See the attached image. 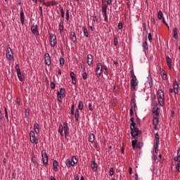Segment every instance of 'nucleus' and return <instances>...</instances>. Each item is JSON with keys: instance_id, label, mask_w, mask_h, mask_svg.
I'll return each instance as SVG.
<instances>
[{"instance_id": "nucleus-1", "label": "nucleus", "mask_w": 180, "mask_h": 180, "mask_svg": "<svg viewBox=\"0 0 180 180\" xmlns=\"http://www.w3.org/2000/svg\"><path fill=\"white\" fill-rule=\"evenodd\" d=\"M130 122V130L131 136L134 137V140L131 141L132 148H136L137 144V139H139V135L141 134V131L139 130V128L136 127V122H134V117H131Z\"/></svg>"}, {"instance_id": "nucleus-2", "label": "nucleus", "mask_w": 180, "mask_h": 180, "mask_svg": "<svg viewBox=\"0 0 180 180\" xmlns=\"http://www.w3.org/2000/svg\"><path fill=\"white\" fill-rule=\"evenodd\" d=\"M69 129L70 128L68 127V124L67 122H64L63 127V124H60L59 126L58 132L60 133V136H64V133H65V136L67 137V134H68Z\"/></svg>"}, {"instance_id": "nucleus-3", "label": "nucleus", "mask_w": 180, "mask_h": 180, "mask_svg": "<svg viewBox=\"0 0 180 180\" xmlns=\"http://www.w3.org/2000/svg\"><path fill=\"white\" fill-rule=\"evenodd\" d=\"M153 112L155 113V116H153V124H158L160 119V113H158V108H157L156 110L155 108H153Z\"/></svg>"}, {"instance_id": "nucleus-4", "label": "nucleus", "mask_w": 180, "mask_h": 180, "mask_svg": "<svg viewBox=\"0 0 180 180\" xmlns=\"http://www.w3.org/2000/svg\"><path fill=\"white\" fill-rule=\"evenodd\" d=\"M41 157H42V162L44 165H47L49 164V156L47 155V153L46 150H43L41 151Z\"/></svg>"}, {"instance_id": "nucleus-5", "label": "nucleus", "mask_w": 180, "mask_h": 180, "mask_svg": "<svg viewBox=\"0 0 180 180\" xmlns=\"http://www.w3.org/2000/svg\"><path fill=\"white\" fill-rule=\"evenodd\" d=\"M49 37H50L49 41L51 47H55L56 44H57V37H56V35L53 34H50Z\"/></svg>"}, {"instance_id": "nucleus-6", "label": "nucleus", "mask_w": 180, "mask_h": 180, "mask_svg": "<svg viewBox=\"0 0 180 180\" xmlns=\"http://www.w3.org/2000/svg\"><path fill=\"white\" fill-rule=\"evenodd\" d=\"M30 140L31 143H35V144L39 143V139H37L36 135L34 134V131H33L30 132Z\"/></svg>"}, {"instance_id": "nucleus-7", "label": "nucleus", "mask_w": 180, "mask_h": 180, "mask_svg": "<svg viewBox=\"0 0 180 180\" xmlns=\"http://www.w3.org/2000/svg\"><path fill=\"white\" fill-rule=\"evenodd\" d=\"M6 56L8 60H12V58H13V52L12 51V49H11V47L7 48Z\"/></svg>"}, {"instance_id": "nucleus-8", "label": "nucleus", "mask_w": 180, "mask_h": 180, "mask_svg": "<svg viewBox=\"0 0 180 180\" xmlns=\"http://www.w3.org/2000/svg\"><path fill=\"white\" fill-rule=\"evenodd\" d=\"M139 85V82L134 79H131V91H137V86Z\"/></svg>"}, {"instance_id": "nucleus-9", "label": "nucleus", "mask_w": 180, "mask_h": 180, "mask_svg": "<svg viewBox=\"0 0 180 180\" xmlns=\"http://www.w3.org/2000/svg\"><path fill=\"white\" fill-rule=\"evenodd\" d=\"M44 60L46 65H51V58L50 57V54L45 53Z\"/></svg>"}, {"instance_id": "nucleus-10", "label": "nucleus", "mask_w": 180, "mask_h": 180, "mask_svg": "<svg viewBox=\"0 0 180 180\" xmlns=\"http://www.w3.org/2000/svg\"><path fill=\"white\" fill-rule=\"evenodd\" d=\"M101 68H102V64L101 63H98L96 65V75H97L98 77H99L101 74H102V70H101Z\"/></svg>"}, {"instance_id": "nucleus-11", "label": "nucleus", "mask_w": 180, "mask_h": 180, "mask_svg": "<svg viewBox=\"0 0 180 180\" xmlns=\"http://www.w3.org/2000/svg\"><path fill=\"white\" fill-rule=\"evenodd\" d=\"M39 26L37 25H32L31 27V30H32V34H37V36H39L40 34L39 33Z\"/></svg>"}, {"instance_id": "nucleus-12", "label": "nucleus", "mask_w": 180, "mask_h": 180, "mask_svg": "<svg viewBox=\"0 0 180 180\" xmlns=\"http://www.w3.org/2000/svg\"><path fill=\"white\" fill-rule=\"evenodd\" d=\"M91 168L92 169V171H94V172H96V171H98V164L96 163V162H95V160H91Z\"/></svg>"}, {"instance_id": "nucleus-13", "label": "nucleus", "mask_w": 180, "mask_h": 180, "mask_svg": "<svg viewBox=\"0 0 180 180\" xmlns=\"http://www.w3.org/2000/svg\"><path fill=\"white\" fill-rule=\"evenodd\" d=\"M179 88V84H178V82L175 81L174 83L173 84V90L174 94H178Z\"/></svg>"}, {"instance_id": "nucleus-14", "label": "nucleus", "mask_w": 180, "mask_h": 180, "mask_svg": "<svg viewBox=\"0 0 180 180\" xmlns=\"http://www.w3.org/2000/svg\"><path fill=\"white\" fill-rule=\"evenodd\" d=\"M94 62V56L92 54H89L87 56V64L88 65H92V63Z\"/></svg>"}, {"instance_id": "nucleus-15", "label": "nucleus", "mask_w": 180, "mask_h": 180, "mask_svg": "<svg viewBox=\"0 0 180 180\" xmlns=\"http://www.w3.org/2000/svg\"><path fill=\"white\" fill-rule=\"evenodd\" d=\"M70 78H72V84L75 85L77 84V77H75V73H74V72H70Z\"/></svg>"}, {"instance_id": "nucleus-16", "label": "nucleus", "mask_w": 180, "mask_h": 180, "mask_svg": "<svg viewBox=\"0 0 180 180\" xmlns=\"http://www.w3.org/2000/svg\"><path fill=\"white\" fill-rule=\"evenodd\" d=\"M70 78H72V84L75 85L77 84V77H75V73H74V72H70Z\"/></svg>"}, {"instance_id": "nucleus-17", "label": "nucleus", "mask_w": 180, "mask_h": 180, "mask_svg": "<svg viewBox=\"0 0 180 180\" xmlns=\"http://www.w3.org/2000/svg\"><path fill=\"white\" fill-rule=\"evenodd\" d=\"M166 62L167 66L171 68L172 67V59L169 56H166Z\"/></svg>"}, {"instance_id": "nucleus-18", "label": "nucleus", "mask_w": 180, "mask_h": 180, "mask_svg": "<svg viewBox=\"0 0 180 180\" xmlns=\"http://www.w3.org/2000/svg\"><path fill=\"white\" fill-rule=\"evenodd\" d=\"M53 171L57 172L58 171V162L57 160H53Z\"/></svg>"}, {"instance_id": "nucleus-19", "label": "nucleus", "mask_w": 180, "mask_h": 180, "mask_svg": "<svg viewBox=\"0 0 180 180\" xmlns=\"http://www.w3.org/2000/svg\"><path fill=\"white\" fill-rule=\"evenodd\" d=\"M20 18L22 25H25V13H23V10H22L20 13Z\"/></svg>"}, {"instance_id": "nucleus-20", "label": "nucleus", "mask_w": 180, "mask_h": 180, "mask_svg": "<svg viewBox=\"0 0 180 180\" xmlns=\"http://www.w3.org/2000/svg\"><path fill=\"white\" fill-rule=\"evenodd\" d=\"M70 39L73 43H77V35L75 34V32H72L70 34Z\"/></svg>"}, {"instance_id": "nucleus-21", "label": "nucleus", "mask_w": 180, "mask_h": 180, "mask_svg": "<svg viewBox=\"0 0 180 180\" xmlns=\"http://www.w3.org/2000/svg\"><path fill=\"white\" fill-rule=\"evenodd\" d=\"M173 37L176 40L178 39V28H176V27H174L173 29Z\"/></svg>"}, {"instance_id": "nucleus-22", "label": "nucleus", "mask_w": 180, "mask_h": 180, "mask_svg": "<svg viewBox=\"0 0 180 180\" xmlns=\"http://www.w3.org/2000/svg\"><path fill=\"white\" fill-rule=\"evenodd\" d=\"M34 130L37 134H38V133H39L40 126H39V124L36 123L34 124Z\"/></svg>"}, {"instance_id": "nucleus-23", "label": "nucleus", "mask_w": 180, "mask_h": 180, "mask_svg": "<svg viewBox=\"0 0 180 180\" xmlns=\"http://www.w3.org/2000/svg\"><path fill=\"white\" fill-rule=\"evenodd\" d=\"M59 30L60 33H63V30H64V20H61L59 23Z\"/></svg>"}, {"instance_id": "nucleus-24", "label": "nucleus", "mask_w": 180, "mask_h": 180, "mask_svg": "<svg viewBox=\"0 0 180 180\" xmlns=\"http://www.w3.org/2000/svg\"><path fill=\"white\" fill-rule=\"evenodd\" d=\"M142 47H143V51H145V53H146V50H148V44L147 43V38H146V41L143 44Z\"/></svg>"}, {"instance_id": "nucleus-25", "label": "nucleus", "mask_w": 180, "mask_h": 180, "mask_svg": "<svg viewBox=\"0 0 180 180\" xmlns=\"http://www.w3.org/2000/svg\"><path fill=\"white\" fill-rule=\"evenodd\" d=\"M17 75H18V79L21 81V82H23V81H25V78L22 77V72L18 70V72H17Z\"/></svg>"}, {"instance_id": "nucleus-26", "label": "nucleus", "mask_w": 180, "mask_h": 180, "mask_svg": "<svg viewBox=\"0 0 180 180\" xmlns=\"http://www.w3.org/2000/svg\"><path fill=\"white\" fill-rule=\"evenodd\" d=\"M155 143H154V145L158 146V144H160V135H158V133L155 134Z\"/></svg>"}, {"instance_id": "nucleus-27", "label": "nucleus", "mask_w": 180, "mask_h": 180, "mask_svg": "<svg viewBox=\"0 0 180 180\" xmlns=\"http://www.w3.org/2000/svg\"><path fill=\"white\" fill-rule=\"evenodd\" d=\"M148 79L149 86L151 88V86H153V77H151V74L148 75Z\"/></svg>"}, {"instance_id": "nucleus-28", "label": "nucleus", "mask_w": 180, "mask_h": 180, "mask_svg": "<svg viewBox=\"0 0 180 180\" xmlns=\"http://www.w3.org/2000/svg\"><path fill=\"white\" fill-rule=\"evenodd\" d=\"M59 94L62 96V98H65V89L61 88L60 89Z\"/></svg>"}, {"instance_id": "nucleus-29", "label": "nucleus", "mask_w": 180, "mask_h": 180, "mask_svg": "<svg viewBox=\"0 0 180 180\" xmlns=\"http://www.w3.org/2000/svg\"><path fill=\"white\" fill-rule=\"evenodd\" d=\"M164 98V94H162V90L160 89L158 91V99H161Z\"/></svg>"}, {"instance_id": "nucleus-30", "label": "nucleus", "mask_w": 180, "mask_h": 180, "mask_svg": "<svg viewBox=\"0 0 180 180\" xmlns=\"http://www.w3.org/2000/svg\"><path fill=\"white\" fill-rule=\"evenodd\" d=\"M89 141H90V143H94L95 141V134H90Z\"/></svg>"}, {"instance_id": "nucleus-31", "label": "nucleus", "mask_w": 180, "mask_h": 180, "mask_svg": "<svg viewBox=\"0 0 180 180\" xmlns=\"http://www.w3.org/2000/svg\"><path fill=\"white\" fill-rule=\"evenodd\" d=\"M158 18L159 20L164 19V14L162 13V11H158Z\"/></svg>"}, {"instance_id": "nucleus-32", "label": "nucleus", "mask_w": 180, "mask_h": 180, "mask_svg": "<svg viewBox=\"0 0 180 180\" xmlns=\"http://www.w3.org/2000/svg\"><path fill=\"white\" fill-rule=\"evenodd\" d=\"M134 105H136V98L132 97L130 103L131 109H133Z\"/></svg>"}, {"instance_id": "nucleus-33", "label": "nucleus", "mask_w": 180, "mask_h": 180, "mask_svg": "<svg viewBox=\"0 0 180 180\" xmlns=\"http://www.w3.org/2000/svg\"><path fill=\"white\" fill-rule=\"evenodd\" d=\"M82 30H83L84 34L85 37H89V34L88 33V30L86 29V27H83Z\"/></svg>"}, {"instance_id": "nucleus-34", "label": "nucleus", "mask_w": 180, "mask_h": 180, "mask_svg": "<svg viewBox=\"0 0 180 180\" xmlns=\"http://www.w3.org/2000/svg\"><path fill=\"white\" fill-rule=\"evenodd\" d=\"M75 117L76 122H78V119H79V110L78 109H77L75 111Z\"/></svg>"}, {"instance_id": "nucleus-35", "label": "nucleus", "mask_w": 180, "mask_h": 180, "mask_svg": "<svg viewBox=\"0 0 180 180\" xmlns=\"http://www.w3.org/2000/svg\"><path fill=\"white\" fill-rule=\"evenodd\" d=\"M70 161H72L73 162L72 167H74V165L78 162V160H77L76 156H72Z\"/></svg>"}, {"instance_id": "nucleus-36", "label": "nucleus", "mask_w": 180, "mask_h": 180, "mask_svg": "<svg viewBox=\"0 0 180 180\" xmlns=\"http://www.w3.org/2000/svg\"><path fill=\"white\" fill-rule=\"evenodd\" d=\"M65 165L68 166V168H70L72 165V162L70 159H67L65 162Z\"/></svg>"}, {"instance_id": "nucleus-37", "label": "nucleus", "mask_w": 180, "mask_h": 180, "mask_svg": "<svg viewBox=\"0 0 180 180\" xmlns=\"http://www.w3.org/2000/svg\"><path fill=\"white\" fill-rule=\"evenodd\" d=\"M61 98H63V96H61V94H60V91H58L57 98H58V101L60 102V103H61V102H63V100L61 99Z\"/></svg>"}, {"instance_id": "nucleus-38", "label": "nucleus", "mask_w": 180, "mask_h": 180, "mask_svg": "<svg viewBox=\"0 0 180 180\" xmlns=\"http://www.w3.org/2000/svg\"><path fill=\"white\" fill-rule=\"evenodd\" d=\"M130 74H131V78H132L131 79L137 80V77L134 75V70H131Z\"/></svg>"}, {"instance_id": "nucleus-39", "label": "nucleus", "mask_w": 180, "mask_h": 180, "mask_svg": "<svg viewBox=\"0 0 180 180\" xmlns=\"http://www.w3.org/2000/svg\"><path fill=\"white\" fill-rule=\"evenodd\" d=\"M78 109L79 110H82V109H84V103H82V101L79 102Z\"/></svg>"}, {"instance_id": "nucleus-40", "label": "nucleus", "mask_w": 180, "mask_h": 180, "mask_svg": "<svg viewBox=\"0 0 180 180\" xmlns=\"http://www.w3.org/2000/svg\"><path fill=\"white\" fill-rule=\"evenodd\" d=\"M143 142H139L138 144H137V142H136V145L135 146V148H133V150H136V148L137 147L138 148H141V147H143Z\"/></svg>"}, {"instance_id": "nucleus-41", "label": "nucleus", "mask_w": 180, "mask_h": 180, "mask_svg": "<svg viewBox=\"0 0 180 180\" xmlns=\"http://www.w3.org/2000/svg\"><path fill=\"white\" fill-rule=\"evenodd\" d=\"M60 10L61 18L64 19L65 16V13L64 12V9H63V7L60 6Z\"/></svg>"}, {"instance_id": "nucleus-42", "label": "nucleus", "mask_w": 180, "mask_h": 180, "mask_svg": "<svg viewBox=\"0 0 180 180\" xmlns=\"http://www.w3.org/2000/svg\"><path fill=\"white\" fill-rule=\"evenodd\" d=\"M107 11H108V5L105 4L102 6V12L103 13H106Z\"/></svg>"}, {"instance_id": "nucleus-43", "label": "nucleus", "mask_w": 180, "mask_h": 180, "mask_svg": "<svg viewBox=\"0 0 180 180\" xmlns=\"http://www.w3.org/2000/svg\"><path fill=\"white\" fill-rule=\"evenodd\" d=\"M31 161L33 162V164L36 165L37 164V158L36 156H32Z\"/></svg>"}, {"instance_id": "nucleus-44", "label": "nucleus", "mask_w": 180, "mask_h": 180, "mask_svg": "<svg viewBox=\"0 0 180 180\" xmlns=\"http://www.w3.org/2000/svg\"><path fill=\"white\" fill-rule=\"evenodd\" d=\"M158 101L159 104L160 105V106H163L164 105V98H158Z\"/></svg>"}, {"instance_id": "nucleus-45", "label": "nucleus", "mask_w": 180, "mask_h": 180, "mask_svg": "<svg viewBox=\"0 0 180 180\" xmlns=\"http://www.w3.org/2000/svg\"><path fill=\"white\" fill-rule=\"evenodd\" d=\"M161 77L162 79H167V72L163 71V72L161 74Z\"/></svg>"}, {"instance_id": "nucleus-46", "label": "nucleus", "mask_w": 180, "mask_h": 180, "mask_svg": "<svg viewBox=\"0 0 180 180\" xmlns=\"http://www.w3.org/2000/svg\"><path fill=\"white\" fill-rule=\"evenodd\" d=\"M64 63H65L64 58H60V65H61V67H64Z\"/></svg>"}, {"instance_id": "nucleus-47", "label": "nucleus", "mask_w": 180, "mask_h": 180, "mask_svg": "<svg viewBox=\"0 0 180 180\" xmlns=\"http://www.w3.org/2000/svg\"><path fill=\"white\" fill-rule=\"evenodd\" d=\"M148 39L150 43H153V35L151 34V33L148 34Z\"/></svg>"}, {"instance_id": "nucleus-48", "label": "nucleus", "mask_w": 180, "mask_h": 180, "mask_svg": "<svg viewBox=\"0 0 180 180\" xmlns=\"http://www.w3.org/2000/svg\"><path fill=\"white\" fill-rule=\"evenodd\" d=\"M117 44H119V41H118V39H117V37L115 36V37H114V45H115V46H117Z\"/></svg>"}, {"instance_id": "nucleus-49", "label": "nucleus", "mask_w": 180, "mask_h": 180, "mask_svg": "<svg viewBox=\"0 0 180 180\" xmlns=\"http://www.w3.org/2000/svg\"><path fill=\"white\" fill-rule=\"evenodd\" d=\"M110 176H112V175H115V169H113V167H111L110 169Z\"/></svg>"}, {"instance_id": "nucleus-50", "label": "nucleus", "mask_w": 180, "mask_h": 180, "mask_svg": "<svg viewBox=\"0 0 180 180\" xmlns=\"http://www.w3.org/2000/svg\"><path fill=\"white\" fill-rule=\"evenodd\" d=\"M180 158V153H177V156L174 158V161L179 162Z\"/></svg>"}, {"instance_id": "nucleus-51", "label": "nucleus", "mask_w": 180, "mask_h": 180, "mask_svg": "<svg viewBox=\"0 0 180 180\" xmlns=\"http://www.w3.org/2000/svg\"><path fill=\"white\" fill-rule=\"evenodd\" d=\"M66 20H70V11H66Z\"/></svg>"}, {"instance_id": "nucleus-52", "label": "nucleus", "mask_w": 180, "mask_h": 180, "mask_svg": "<svg viewBox=\"0 0 180 180\" xmlns=\"http://www.w3.org/2000/svg\"><path fill=\"white\" fill-rule=\"evenodd\" d=\"M51 88L52 89H56V83L54 82H51Z\"/></svg>"}, {"instance_id": "nucleus-53", "label": "nucleus", "mask_w": 180, "mask_h": 180, "mask_svg": "<svg viewBox=\"0 0 180 180\" xmlns=\"http://www.w3.org/2000/svg\"><path fill=\"white\" fill-rule=\"evenodd\" d=\"M39 9L40 12V17L43 18V8L41 6H39Z\"/></svg>"}, {"instance_id": "nucleus-54", "label": "nucleus", "mask_w": 180, "mask_h": 180, "mask_svg": "<svg viewBox=\"0 0 180 180\" xmlns=\"http://www.w3.org/2000/svg\"><path fill=\"white\" fill-rule=\"evenodd\" d=\"M82 78H83V79H86V78H88V75L86 74V72H84L83 74H82Z\"/></svg>"}, {"instance_id": "nucleus-55", "label": "nucleus", "mask_w": 180, "mask_h": 180, "mask_svg": "<svg viewBox=\"0 0 180 180\" xmlns=\"http://www.w3.org/2000/svg\"><path fill=\"white\" fill-rule=\"evenodd\" d=\"M155 153L158 154V145H154Z\"/></svg>"}, {"instance_id": "nucleus-56", "label": "nucleus", "mask_w": 180, "mask_h": 180, "mask_svg": "<svg viewBox=\"0 0 180 180\" xmlns=\"http://www.w3.org/2000/svg\"><path fill=\"white\" fill-rule=\"evenodd\" d=\"M30 112V111L29 109L25 110V116H26V117H29Z\"/></svg>"}, {"instance_id": "nucleus-57", "label": "nucleus", "mask_w": 180, "mask_h": 180, "mask_svg": "<svg viewBox=\"0 0 180 180\" xmlns=\"http://www.w3.org/2000/svg\"><path fill=\"white\" fill-rule=\"evenodd\" d=\"M101 71H103V70L106 71L108 70V67H106V65H101Z\"/></svg>"}, {"instance_id": "nucleus-58", "label": "nucleus", "mask_w": 180, "mask_h": 180, "mask_svg": "<svg viewBox=\"0 0 180 180\" xmlns=\"http://www.w3.org/2000/svg\"><path fill=\"white\" fill-rule=\"evenodd\" d=\"M57 4H58L57 1H56V0H53L51 1V6H56V5H57Z\"/></svg>"}, {"instance_id": "nucleus-59", "label": "nucleus", "mask_w": 180, "mask_h": 180, "mask_svg": "<svg viewBox=\"0 0 180 180\" xmlns=\"http://www.w3.org/2000/svg\"><path fill=\"white\" fill-rule=\"evenodd\" d=\"M93 21L94 22H98V18H96V15L94 13L93 16Z\"/></svg>"}, {"instance_id": "nucleus-60", "label": "nucleus", "mask_w": 180, "mask_h": 180, "mask_svg": "<svg viewBox=\"0 0 180 180\" xmlns=\"http://www.w3.org/2000/svg\"><path fill=\"white\" fill-rule=\"evenodd\" d=\"M118 29H120L121 30V29H123V23L120 22L118 24Z\"/></svg>"}, {"instance_id": "nucleus-61", "label": "nucleus", "mask_w": 180, "mask_h": 180, "mask_svg": "<svg viewBox=\"0 0 180 180\" xmlns=\"http://www.w3.org/2000/svg\"><path fill=\"white\" fill-rule=\"evenodd\" d=\"M4 112H5V116L8 120V109H6V108H4Z\"/></svg>"}, {"instance_id": "nucleus-62", "label": "nucleus", "mask_w": 180, "mask_h": 180, "mask_svg": "<svg viewBox=\"0 0 180 180\" xmlns=\"http://www.w3.org/2000/svg\"><path fill=\"white\" fill-rule=\"evenodd\" d=\"M15 70L17 71V72H18V71H20V68H19V64L15 65Z\"/></svg>"}, {"instance_id": "nucleus-63", "label": "nucleus", "mask_w": 180, "mask_h": 180, "mask_svg": "<svg viewBox=\"0 0 180 180\" xmlns=\"http://www.w3.org/2000/svg\"><path fill=\"white\" fill-rule=\"evenodd\" d=\"M130 116H134V111H133V108H130Z\"/></svg>"}, {"instance_id": "nucleus-64", "label": "nucleus", "mask_w": 180, "mask_h": 180, "mask_svg": "<svg viewBox=\"0 0 180 180\" xmlns=\"http://www.w3.org/2000/svg\"><path fill=\"white\" fill-rule=\"evenodd\" d=\"M75 180H79V176H78V174L75 175Z\"/></svg>"}]
</instances>
